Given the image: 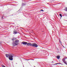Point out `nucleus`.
I'll list each match as a JSON object with an SVG mask.
<instances>
[{"instance_id":"0eeeda50","label":"nucleus","mask_w":67,"mask_h":67,"mask_svg":"<svg viewBox=\"0 0 67 67\" xmlns=\"http://www.w3.org/2000/svg\"><path fill=\"white\" fill-rule=\"evenodd\" d=\"M15 42H16V43H18V42H19V40H16L15 41Z\"/></svg>"},{"instance_id":"f257e3e1","label":"nucleus","mask_w":67,"mask_h":67,"mask_svg":"<svg viewBox=\"0 0 67 67\" xmlns=\"http://www.w3.org/2000/svg\"><path fill=\"white\" fill-rule=\"evenodd\" d=\"M6 56V57H9V59L10 60H13V56L11 55H9L8 54H5Z\"/></svg>"},{"instance_id":"9d476101","label":"nucleus","mask_w":67,"mask_h":67,"mask_svg":"<svg viewBox=\"0 0 67 67\" xmlns=\"http://www.w3.org/2000/svg\"><path fill=\"white\" fill-rule=\"evenodd\" d=\"M65 10L66 11H67V8H66Z\"/></svg>"},{"instance_id":"6e6552de","label":"nucleus","mask_w":67,"mask_h":67,"mask_svg":"<svg viewBox=\"0 0 67 67\" xmlns=\"http://www.w3.org/2000/svg\"><path fill=\"white\" fill-rule=\"evenodd\" d=\"M59 15L60 16H61V18H62V14H60Z\"/></svg>"},{"instance_id":"7ed1b4c3","label":"nucleus","mask_w":67,"mask_h":67,"mask_svg":"<svg viewBox=\"0 0 67 67\" xmlns=\"http://www.w3.org/2000/svg\"><path fill=\"white\" fill-rule=\"evenodd\" d=\"M27 43V42H22V43L23 45H26Z\"/></svg>"},{"instance_id":"f03ea898","label":"nucleus","mask_w":67,"mask_h":67,"mask_svg":"<svg viewBox=\"0 0 67 67\" xmlns=\"http://www.w3.org/2000/svg\"><path fill=\"white\" fill-rule=\"evenodd\" d=\"M32 46H33V47H38L37 45V44L35 43H32Z\"/></svg>"},{"instance_id":"f3484780","label":"nucleus","mask_w":67,"mask_h":67,"mask_svg":"<svg viewBox=\"0 0 67 67\" xmlns=\"http://www.w3.org/2000/svg\"><path fill=\"white\" fill-rule=\"evenodd\" d=\"M54 65H56V64H54Z\"/></svg>"},{"instance_id":"f8f14e48","label":"nucleus","mask_w":67,"mask_h":67,"mask_svg":"<svg viewBox=\"0 0 67 67\" xmlns=\"http://www.w3.org/2000/svg\"><path fill=\"white\" fill-rule=\"evenodd\" d=\"M58 64V63H56V65H57V64Z\"/></svg>"},{"instance_id":"ddd939ff","label":"nucleus","mask_w":67,"mask_h":67,"mask_svg":"<svg viewBox=\"0 0 67 67\" xmlns=\"http://www.w3.org/2000/svg\"><path fill=\"white\" fill-rule=\"evenodd\" d=\"M58 64H61V63H58Z\"/></svg>"},{"instance_id":"4468645a","label":"nucleus","mask_w":67,"mask_h":67,"mask_svg":"<svg viewBox=\"0 0 67 67\" xmlns=\"http://www.w3.org/2000/svg\"><path fill=\"white\" fill-rule=\"evenodd\" d=\"M15 34H16V32H15Z\"/></svg>"},{"instance_id":"20e7f679","label":"nucleus","mask_w":67,"mask_h":67,"mask_svg":"<svg viewBox=\"0 0 67 67\" xmlns=\"http://www.w3.org/2000/svg\"><path fill=\"white\" fill-rule=\"evenodd\" d=\"M27 45L28 46H32V44H31L30 43H27Z\"/></svg>"},{"instance_id":"39448f33","label":"nucleus","mask_w":67,"mask_h":67,"mask_svg":"<svg viewBox=\"0 0 67 67\" xmlns=\"http://www.w3.org/2000/svg\"><path fill=\"white\" fill-rule=\"evenodd\" d=\"M63 61L65 64H67V63H66V61L65 60V59H63Z\"/></svg>"},{"instance_id":"2eb2a0df","label":"nucleus","mask_w":67,"mask_h":67,"mask_svg":"<svg viewBox=\"0 0 67 67\" xmlns=\"http://www.w3.org/2000/svg\"><path fill=\"white\" fill-rule=\"evenodd\" d=\"M12 40L13 41V40L12 39Z\"/></svg>"},{"instance_id":"dca6fc26","label":"nucleus","mask_w":67,"mask_h":67,"mask_svg":"<svg viewBox=\"0 0 67 67\" xmlns=\"http://www.w3.org/2000/svg\"><path fill=\"white\" fill-rule=\"evenodd\" d=\"M15 45H16V44H15Z\"/></svg>"},{"instance_id":"423d86ee","label":"nucleus","mask_w":67,"mask_h":67,"mask_svg":"<svg viewBox=\"0 0 67 67\" xmlns=\"http://www.w3.org/2000/svg\"><path fill=\"white\" fill-rule=\"evenodd\" d=\"M57 58L58 59H59L60 58V57L59 56H57Z\"/></svg>"},{"instance_id":"1a4fd4ad","label":"nucleus","mask_w":67,"mask_h":67,"mask_svg":"<svg viewBox=\"0 0 67 67\" xmlns=\"http://www.w3.org/2000/svg\"><path fill=\"white\" fill-rule=\"evenodd\" d=\"M59 42L60 43V44H62V42H61V41L60 40L59 41Z\"/></svg>"},{"instance_id":"9b49d317","label":"nucleus","mask_w":67,"mask_h":67,"mask_svg":"<svg viewBox=\"0 0 67 67\" xmlns=\"http://www.w3.org/2000/svg\"><path fill=\"white\" fill-rule=\"evenodd\" d=\"M41 11H44V10H41Z\"/></svg>"}]
</instances>
